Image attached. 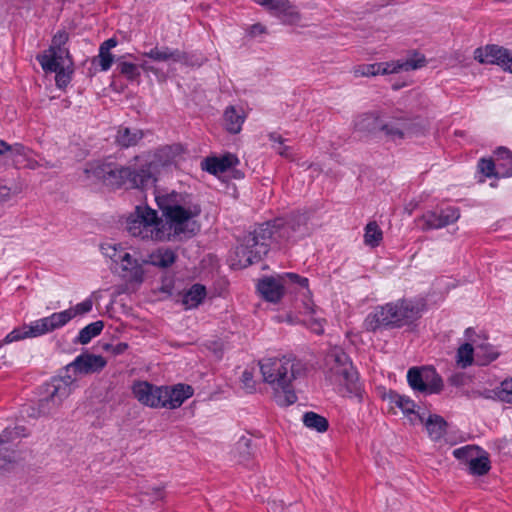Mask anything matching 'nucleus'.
Listing matches in <instances>:
<instances>
[{
  "mask_svg": "<svg viewBox=\"0 0 512 512\" xmlns=\"http://www.w3.org/2000/svg\"><path fill=\"white\" fill-rule=\"evenodd\" d=\"M132 393L141 404L151 408H162V386L137 381L132 386Z\"/></svg>",
  "mask_w": 512,
  "mask_h": 512,
  "instance_id": "15",
  "label": "nucleus"
},
{
  "mask_svg": "<svg viewBox=\"0 0 512 512\" xmlns=\"http://www.w3.org/2000/svg\"><path fill=\"white\" fill-rule=\"evenodd\" d=\"M377 64L380 66L379 74L385 75L398 73L400 71H411L422 68L426 64V58L422 54L414 53L411 57L404 61L383 62Z\"/></svg>",
  "mask_w": 512,
  "mask_h": 512,
  "instance_id": "21",
  "label": "nucleus"
},
{
  "mask_svg": "<svg viewBox=\"0 0 512 512\" xmlns=\"http://www.w3.org/2000/svg\"><path fill=\"white\" fill-rule=\"evenodd\" d=\"M239 163L238 158L234 154H225L222 157H207L202 161V169L217 175L223 173Z\"/></svg>",
  "mask_w": 512,
  "mask_h": 512,
  "instance_id": "24",
  "label": "nucleus"
},
{
  "mask_svg": "<svg viewBox=\"0 0 512 512\" xmlns=\"http://www.w3.org/2000/svg\"><path fill=\"white\" fill-rule=\"evenodd\" d=\"M499 176H512V152L506 147H498L495 151Z\"/></svg>",
  "mask_w": 512,
  "mask_h": 512,
  "instance_id": "31",
  "label": "nucleus"
},
{
  "mask_svg": "<svg viewBox=\"0 0 512 512\" xmlns=\"http://www.w3.org/2000/svg\"><path fill=\"white\" fill-rule=\"evenodd\" d=\"M474 58L483 64H497L512 73V51L498 45H487L474 51Z\"/></svg>",
  "mask_w": 512,
  "mask_h": 512,
  "instance_id": "13",
  "label": "nucleus"
},
{
  "mask_svg": "<svg viewBox=\"0 0 512 512\" xmlns=\"http://www.w3.org/2000/svg\"><path fill=\"white\" fill-rule=\"evenodd\" d=\"M476 356L478 358L483 357L484 360L481 364H487L498 357V352L489 343H480L476 345Z\"/></svg>",
  "mask_w": 512,
  "mask_h": 512,
  "instance_id": "41",
  "label": "nucleus"
},
{
  "mask_svg": "<svg viewBox=\"0 0 512 512\" xmlns=\"http://www.w3.org/2000/svg\"><path fill=\"white\" fill-rule=\"evenodd\" d=\"M490 460L488 454L483 450L477 452V456L471 459V463L468 465L469 472L472 475L482 476L489 472Z\"/></svg>",
  "mask_w": 512,
  "mask_h": 512,
  "instance_id": "35",
  "label": "nucleus"
},
{
  "mask_svg": "<svg viewBox=\"0 0 512 512\" xmlns=\"http://www.w3.org/2000/svg\"><path fill=\"white\" fill-rule=\"evenodd\" d=\"M105 250V254L110 257L114 262H120L122 270L127 272L125 276H129L135 281L141 282L143 280L142 263L134 259L128 252L117 253L116 247L109 246Z\"/></svg>",
  "mask_w": 512,
  "mask_h": 512,
  "instance_id": "17",
  "label": "nucleus"
},
{
  "mask_svg": "<svg viewBox=\"0 0 512 512\" xmlns=\"http://www.w3.org/2000/svg\"><path fill=\"white\" fill-rule=\"evenodd\" d=\"M153 490L155 491V494L157 495V498H158L159 494H160V489L159 488H154Z\"/></svg>",
  "mask_w": 512,
  "mask_h": 512,
  "instance_id": "59",
  "label": "nucleus"
},
{
  "mask_svg": "<svg viewBox=\"0 0 512 512\" xmlns=\"http://www.w3.org/2000/svg\"><path fill=\"white\" fill-rule=\"evenodd\" d=\"M6 442H7V440L5 439V437L0 434V446L3 445Z\"/></svg>",
  "mask_w": 512,
  "mask_h": 512,
  "instance_id": "58",
  "label": "nucleus"
},
{
  "mask_svg": "<svg viewBox=\"0 0 512 512\" xmlns=\"http://www.w3.org/2000/svg\"><path fill=\"white\" fill-rule=\"evenodd\" d=\"M270 512H276V507H272Z\"/></svg>",
  "mask_w": 512,
  "mask_h": 512,
  "instance_id": "61",
  "label": "nucleus"
},
{
  "mask_svg": "<svg viewBox=\"0 0 512 512\" xmlns=\"http://www.w3.org/2000/svg\"><path fill=\"white\" fill-rule=\"evenodd\" d=\"M308 218L305 214L293 213L260 224L253 232L246 235L236 247L232 266L246 268L258 262L269 251L270 241H295L307 235Z\"/></svg>",
  "mask_w": 512,
  "mask_h": 512,
  "instance_id": "1",
  "label": "nucleus"
},
{
  "mask_svg": "<svg viewBox=\"0 0 512 512\" xmlns=\"http://www.w3.org/2000/svg\"><path fill=\"white\" fill-rule=\"evenodd\" d=\"M107 362L104 357L90 353H82L66 366V371L73 369L75 373L86 375L101 371Z\"/></svg>",
  "mask_w": 512,
  "mask_h": 512,
  "instance_id": "18",
  "label": "nucleus"
},
{
  "mask_svg": "<svg viewBox=\"0 0 512 512\" xmlns=\"http://www.w3.org/2000/svg\"><path fill=\"white\" fill-rule=\"evenodd\" d=\"M380 132L391 140L403 139L409 133L408 121L401 119L396 122H387L383 119Z\"/></svg>",
  "mask_w": 512,
  "mask_h": 512,
  "instance_id": "29",
  "label": "nucleus"
},
{
  "mask_svg": "<svg viewBox=\"0 0 512 512\" xmlns=\"http://www.w3.org/2000/svg\"><path fill=\"white\" fill-rule=\"evenodd\" d=\"M474 348L470 343L462 344L456 354V362L462 367L466 368L473 363Z\"/></svg>",
  "mask_w": 512,
  "mask_h": 512,
  "instance_id": "40",
  "label": "nucleus"
},
{
  "mask_svg": "<svg viewBox=\"0 0 512 512\" xmlns=\"http://www.w3.org/2000/svg\"><path fill=\"white\" fill-rule=\"evenodd\" d=\"M116 45H117V40L115 38H109V39L105 40L100 45V49H102L103 51H110Z\"/></svg>",
  "mask_w": 512,
  "mask_h": 512,
  "instance_id": "51",
  "label": "nucleus"
},
{
  "mask_svg": "<svg viewBox=\"0 0 512 512\" xmlns=\"http://www.w3.org/2000/svg\"><path fill=\"white\" fill-rule=\"evenodd\" d=\"M10 194V189L6 186L0 188V196L3 198L8 197Z\"/></svg>",
  "mask_w": 512,
  "mask_h": 512,
  "instance_id": "56",
  "label": "nucleus"
},
{
  "mask_svg": "<svg viewBox=\"0 0 512 512\" xmlns=\"http://www.w3.org/2000/svg\"><path fill=\"white\" fill-rule=\"evenodd\" d=\"M274 148L283 157L289 158L291 156L290 148L288 146L284 145V143L282 145H278V146L274 145Z\"/></svg>",
  "mask_w": 512,
  "mask_h": 512,
  "instance_id": "52",
  "label": "nucleus"
},
{
  "mask_svg": "<svg viewBox=\"0 0 512 512\" xmlns=\"http://www.w3.org/2000/svg\"><path fill=\"white\" fill-rule=\"evenodd\" d=\"M156 202L167 221L163 224L169 225V239L174 241L180 239L186 233V223L201 213V207L195 198L190 194L172 192L166 196H155Z\"/></svg>",
  "mask_w": 512,
  "mask_h": 512,
  "instance_id": "3",
  "label": "nucleus"
},
{
  "mask_svg": "<svg viewBox=\"0 0 512 512\" xmlns=\"http://www.w3.org/2000/svg\"><path fill=\"white\" fill-rule=\"evenodd\" d=\"M183 152V147L180 144L166 145L158 148L139 168L141 175V178H138L139 183L143 184L145 189L153 188L157 181V176L162 171L176 165Z\"/></svg>",
  "mask_w": 512,
  "mask_h": 512,
  "instance_id": "9",
  "label": "nucleus"
},
{
  "mask_svg": "<svg viewBox=\"0 0 512 512\" xmlns=\"http://www.w3.org/2000/svg\"><path fill=\"white\" fill-rule=\"evenodd\" d=\"M489 393L488 398H496L502 402L512 403V378L504 380L499 387Z\"/></svg>",
  "mask_w": 512,
  "mask_h": 512,
  "instance_id": "39",
  "label": "nucleus"
},
{
  "mask_svg": "<svg viewBox=\"0 0 512 512\" xmlns=\"http://www.w3.org/2000/svg\"><path fill=\"white\" fill-rule=\"evenodd\" d=\"M93 302L86 299L74 307L61 312L52 313L50 316L35 320L29 325H24L20 329H14L5 337L6 343L22 340L25 338H35L47 333H51L57 329L64 327L77 315H83L92 310Z\"/></svg>",
  "mask_w": 512,
  "mask_h": 512,
  "instance_id": "5",
  "label": "nucleus"
},
{
  "mask_svg": "<svg viewBox=\"0 0 512 512\" xmlns=\"http://www.w3.org/2000/svg\"><path fill=\"white\" fill-rule=\"evenodd\" d=\"M263 381L272 391L275 402L287 407L297 401L294 381L306 372V365L296 357H267L259 361Z\"/></svg>",
  "mask_w": 512,
  "mask_h": 512,
  "instance_id": "2",
  "label": "nucleus"
},
{
  "mask_svg": "<svg viewBox=\"0 0 512 512\" xmlns=\"http://www.w3.org/2000/svg\"><path fill=\"white\" fill-rule=\"evenodd\" d=\"M383 239V232L376 222H369L365 227L364 243L372 248L377 247Z\"/></svg>",
  "mask_w": 512,
  "mask_h": 512,
  "instance_id": "38",
  "label": "nucleus"
},
{
  "mask_svg": "<svg viewBox=\"0 0 512 512\" xmlns=\"http://www.w3.org/2000/svg\"><path fill=\"white\" fill-rule=\"evenodd\" d=\"M44 71H55L59 68H71L72 59L66 47L49 48L42 55L37 56Z\"/></svg>",
  "mask_w": 512,
  "mask_h": 512,
  "instance_id": "16",
  "label": "nucleus"
},
{
  "mask_svg": "<svg viewBox=\"0 0 512 512\" xmlns=\"http://www.w3.org/2000/svg\"><path fill=\"white\" fill-rule=\"evenodd\" d=\"M206 296V288L201 284H194L182 296V304L186 309L197 307Z\"/></svg>",
  "mask_w": 512,
  "mask_h": 512,
  "instance_id": "32",
  "label": "nucleus"
},
{
  "mask_svg": "<svg viewBox=\"0 0 512 512\" xmlns=\"http://www.w3.org/2000/svg\"><path fill=\"white\" fill-rule=\"evenodd\" d=\"M27 148L20 143L10 145L3 140H0V155L8 154L15 165L22 163L26 158Z\"/></svg>",
  "mask_w": 512,
  "mask_h": 512,
  "instance_id": "34",
  "label": "nucleus"
},
{
  "mask_svg": "<svg viewBox=\"0 0 512 512\" xmlns=\"http://www.w3.org/2000/svg\"><path fill=\"white\" fill-rule=\"evenodd\" d=\"M128 345L126 343H119L114 347L113 352L115 354H121L127 349Z\"/></svg>",
  "mask_w": 512,
  "mask_h": 512,
  "instance_id": "54",
  "label": "nucleus"
},
{
  "mask_svg": "<svg viewBox=\"0 0 512 512\" xmlns=\"http://www.w3.org/2000/svg\"><path fill=\"white\" fill-rule=\"evenodd\" d=\"M314 331H315L316 333L320 334V333H322V332H323V328H322V326H321L320 324H318V327H316V328L314 329Z\"/></svg>",
  "mask_w": 512,
  "mask_h": 512,
  "instance_id": "57",
  "label": "nucleus"
},
{
  "mask_svg": "<svg viewBox=\"0 0 512 512\" xmlns=\"http://www.w3.org/2000/svg\"><path fill=\"white\" fill-rule=\"evenodd\" d=\"M54 72L56 73L55 81H56L57 87L65 88L71 80L72 70H70V68H62L61 67L58 70H55Z\"/></svg>",
  "mask_w": 512,
  "mask_h": 512,
  "instance_id": "46",
  "label": "nucleus"
},
{
  "mask_svg": "<svg viewBox=\"0 0 512 512\" xmlns=\"http://www.w3.org/2000/svg\"><path fill=\"white\" fill-rule=\"evenodd\" d=\"M287 283L296 284L301 288H308L307 278L295 273H285L277 278H264L258 283V291L265 300L276 303L283 296L284 285Z\"/></svg>",
  "mask_w": 512,
  "mask_h": 512,
  "instance_id": "11",
  "label": "nucleus"
},
{
  "mask_svg": "<svg viewBox=\"0 0 512 512\" xmlns=\"http://www.w3.org/2000/svg\"><path fill=\"white\" fill-rule=\"evenodd\" d=\"M382 121L383 119L377 111L363 113L356 118L355 128L359 132L376 135L380 133Z\"/></svg>",
  "mask_w": 512,
  "mask_h": 512,
  "instance_id": "25",
  "label": "nucleus"
},
{
  "mask_svg": "<svg viewBox=\"0 0 512 512\" xmlns=\"http://www.w3.org/2000/svg\"><path fill=\"white\" fill-rule=\"evenodd\" d=\"M175 250L168 247H159L152 251L147 258L142 260V264H150L160 269L171 267L177 260Z\"/></svg>",
  "mask_w": 512,
  "mask_h": 512,
  "instance_id": "23",
  "label": "nucleus"
},
{
  "mask_svg": "<svg viewBox=\"0 0 512 512\" xmlns=\"http://www.w3.org/2000/svg\"><path fill=\"white\" fill-rule=\"evenodd\" d=\"M223 117L225 128L229 133L238 134L241 131L245 116L234 106L227 107Z\"/></svg>",
  "mask_w": 512,
  "mask_h": 512,
  "instance_id": "30",
  "label": "nucleus"
},
{
  "mask_svg": "<svg viewBox=\"0 0 512 512\" xmlns=\"http://www.w3.org/2000/svg\"><path fill=\"white\" fill-rule=\"evenodd\" d=\"M390 402L399 407L405 415H414L415 418H418L421 422H423V417L416 413L415 411V403L409 397L405 395H400L396 392L389 393Z\"/></svg>",
  "mask_w": 512,
  "mask_h": 512,
  "instance_id": "33",
  "label": "nucleus"
},
{
  "mask_svg": "<svg viewBox=\"0 0 512 512\" xmlns=\"http://www.w3.org/2000/svg\"><path fill=\"white\" fill-rule=\"evenodd\" d=\"M143 56L148 57L156 62H187V54L184 51L179 49H172L168 46H155L150 51L143 53Z\"/></svg>",
  "mask_w": 512,
  "mask_h": 512,
  "instance_id": "22",
  "label": "nucleus"
},
{
  "mask_svg": "<svg viewBox=\"0 0 512 512\" xmlns=\"http://www.w3.org/2000/svg\"><path fill=\"white\" fill-rule=\"evenodd\" d=\"M255 3L275 12L285 24H295L300 20V14L288 0H253Z\"/></svg>",
  "mask_w": 512,
  "mask_h": 512,
  "instance_id": "19",
  "label": "nucleus"
},
{
  "mask_svg": "<svg viewBox=\"0 0 512 512\" xmlns=\"http://www.w3.org/2000/svg\"><path fill=\"white\" fill-rule=\"evenodd\" d=\"M193 388L186 384H177L172 387L162 386V408L176 409L185 400L193 395Z\"/></svg>",
  "mask_w": 512,
  "mask_h": 512,
  "instance_id": "20",
  "label": "nucleus"
},
{
  "mask_svg": "<svg viewBox=\"0 0 512 512\" xmlns=\"http://www.w3.org/2000/svg\"><path fill=\"white\" fill-rule=\"evenodd\" d=\"M410 387L423 394H436L443 388V381L433 367H412L407 372Z\"/></svg>",
  "mask_w": 512,
  "mask_h": 512,
  "instance_id": "12",
  "label": "nucleus"
},
{
  "mask_svg": "<svg viewBox=\"0 0 512 512\" xmlns=\"http://www.w3.org/2000/svg\"><path fill=\"white\" fill-rule=\"evenodd\" d=\"M496 167L497 162H494L492 159L482 158L478 162L479 171L486 177L499 176L498 169L496 170Z\"/></svg>",
  "mask_w": 512,
  "mask_h": 512,
  "instance_id": "43",
  "label": "nucleus"
},
{
  "mask_svg": "<svg viewBox=\"0 0 512 512\" xmlns=\"http://www.w3.org/2000/svg\"><path fill=\"white\" fill-rule=\"evenodd\" d=\"M103 321H96L88 324L79 332L76 342L80 344H88L92 338L96 337L103 330Z\"/></svg>",
  "mask_w": 512,
  "mask_h": 512,
  "instance_id": "37",
  "label": "nucleus"
},
{
  "mask_svg": "<svg viewBox=\"0 0 512 512\" xmlns=\"http://www.w3.org/2000/svg\"><path fill=\"white\" fill-rule=\"evenodd\" d=\"M282 512H288V511H287V510H283V509H282Z\"/></svg>",
  "mask_w": 512,
  "mask_h": 512,
  "instance_id": "62",
  "label": "nucleus"
},
{
  "mask_svg": "<svg viewBox=\"0 0 512 512\" xmlns=\"http://www.w3.org/2000/svg\"><path fill=\"white\" fill-rule=\"evenodd\" d=\"M265 33H266V27L260 23L253 24L249 28V35L251 37H256V36H259V35L265 34Z\"/></svg>",
  "mask_w": 512,
  "mask_h": 512,
  "instance_id": "50",
  "label": "nucleus"
},
{
  "mask_svg": "<svg viewBox=\"0 0 512 512\" xmlns=\"http://www.w3.org/2000/svg\"><path fill=\"white\" fill-rule=\"evenodd\" d=\"M139 67H141L146 72H149V71L154 72L155 71L154 68L151 65H149V63L147 61H143L142 63H140L138 68Z\"/></svg>",
  "mask_w": 512,
  "mask_h": 512,
  "instance_id": "55",
  "label": "nucleus"
},
{
  "mask_svg": "<svg viewBox=\"0 0 512 512\" xmlns=\"http://www.w3.org/2000/svg\"><path fill=\"white\" fill-rule=\"evenodd\" d=\"M119 71L129 80H135L140 76L138 65L129 62H120Z\"/></svg>",
  "mask_w": 512,
  "mask_h": 512,
  "instance_id": "44",
  "label": "nucleus"
},
{
  "mask_svg": "<svg viewBox=\"0 0 512 512\" xmlns=\"http://www.w3.org/2000/svg\"><path fill=\"white\" fill-rule=\"evenodd\" d=\"M99 65L101 67L102 71H107L110 69L112 63H113V55L110 53V51H103L99 48Z\"/></svg>",
  "mask_w": 512,
  "mask_h": 512,
  "instance_id": "47",
  "label": "nucleus"
},
{
  "mask_svg": "<svg viewBox=\"0 0 512 512\" xmlns=\"http://www.w3.org/2000/svg\"><path fill=\"white\" fill-rule=\"evenodd\" d=\"M419 315V308L412 301L398 300L377 306L365 318L364 327L371 332L379 329L400 328L414 322Z\"/></svg>",
  "mask_w": 512,
  "mask_h": 512,
  "instance_id": "4",
  "label": "nucleus"
},
{
  "mask_svg": "<svg viewBox=\"0 0 512 512\" xmlns=\"http://www.w3.org/2000/svg\"><path fill=\"white\" fill-rule=\"evenodd\" d=\"M68 41V34L65 31H58L52 38V42L49 48L64 47Z\"/></svg>",
  "mask_w": 512,
  "mask_h": 512,
  "instance_id": "48",
  "label": "nucleus"
},
{
  "mask_svg": "<svg viewBox=\"0 0 512 512\" xmlns=\"http://www.w3.org/2000/svg\"><path fill=\"white\" fill-rule=\"evenodd\" d=\"M303 423L307 428L313 429L319 433L327 431L329 427L328 420L325 417L312 411L306 412L303 415Z\"/></svg>",
  "mask_w": 512,
  "mask_h": 512,
  "instance_id": "36",
  "label": "nucleus"
},
{
  "mask_svg": "<svg viewBox=\"0 0 512 512\" xmlns=\"http://www.w3.org/2000/svg\"><path fill=\"white\" fill-rule=\"evenodd\" d=\"M75 378L70 375L55 377L44 385L42 398L38 402V416L54 414L73 391Z\"/></svg>",
  "mask_w": 512,
  "mask_h": 512,
  "instance_id": "10",
  "label": "nucleus"
},
{
  "mask_svg": "<svg viewBox=\"0 0 512 512\" xmlns=\"http://www.w3.org/2000/svg\"><path fill=\"white\" fill-rule=\"evenodd\" d=\"M126 229L133 237L142 240L166 241L169 239V225L163 224V220L158 217L157 211L146 205L135 207L126 221Z\"/></svg>",
  "mask_w": 512,
  "mask_h": 512,
  "instance_id": "7",
  "label": "nucleus"
},
{
  "mask_svg": "<svg viewBox=\"0 0 512 512\" xmlns=\"http://www.w3.org/2000/svg\"><path fill=\"white\" fill-rule=\"evenodd\" d=\"M480 450L479 447L468 445L465 447L457 448L453 451V455L458 460L464 461L467 465L471 463V459L477 456V452Z\"/></svg>",
  "mask_w": 512,
  "mask_h": 512,
  "instance_id": "42",
  "label": "nucleus"
},
{
  "mask_svg": "<svg viewBox=\"0 0 512 512\" xmlns=\"http://www.w3.org/2000/svg\"><path fill=\"white\" fill-rule=\"evenodd\" d=\"M256 453V444L252 435H242L235 443L232 454L239 463L249 461Z\"/></svg>",
  "mask_w": 512,
  "mask_h": 512,
  "instance_id": "26",
  "label": "nucleus"
},
{
  "mask_svg": "<svg viewBox=\"0 0 512 512\" xmlns=\"http://www.w3.org/2000/svg\"><path fill=\"white\" fill-rule=\"evenodd\" d=\"M242 383L244 387L249 391L252 392L255 389L254 386V380H253V374L247 370H245L242 373Z\"/></svg>",
  "mask_w": 512,
  "mask_h": 512,
  "instance_id": "49",
  "label": "nucleus"
},
{
  "mask_svg": "<svg viewBox=\"0 0 512 512\" xmlns=\"http://www.w3.org/2000/svg\"><path fill=\"white\" fill-rule=\"evenodd\" d=\"M324 372L330 383L344 386L350 395H360L361 386L358 381V373L349 356L341 347H332L326 353Z\"/></svg>",
  "mask_w": 512,
  "mask_h": 512,
  "instance_id": "6",
  "label": "nucleus"
},
{
  "mask_svg": "<svg viewBox=\"0 0 512 512\" xmlns=\"http://www.w3.org/2000/svg\"><path fill=\"white\" fill-rule=\"evenodd\" d=\"M460 217V212L455 207H447L437 211H428L418 221L423 222V230L441 229L455 223Z\"/></svg>",
  "mask_w": 512,
  "mask_h": 512,
  "instance_id": "14",
  "label": "nucleus"
},
{
  "mask_svg": "<svg viewBox=\"0 0 512 512\" xmlns=\"http://www.w3.org/2000/svg\"><path fill=\"white\" fill-rule=\"evenodd\" d=\"M84 172L87 178L102 181L107 186L129 185L131 188L145 189L144 185L140 184L139 179H137L141 178L139 169L121 166L111 161L88 163Z\"/></svg>",
  "mask_w": 512,
  "mask_h": 512,
  "instance_id": "8",
  "label": "nucleus"
},
{
  "mask_svg": "<svg viewBox=\"0 0 512 512\" xmlns=\"http://www.w3.org/2000/svg\"><path fill=\"white\" fill-rule=\"evenodd\" d=\"M471 332H473L472 328H467V329H466V331H465V333H466V335H467V336H468V334H469V333H471Z\"/></svg>",
  "mask_w": 512,
  "mask_h": 512,
  "instance_id": "60",
  "label": "nucleus"
},
{
  "mask_svg": "<svg viewBox=\"0 0 512 512\" xmlns=\"http://www.w3.org/2000/svg\"><path fill=\"white\" fill-rule=\"evenodd\" d=\"M269 140L277 144V146L282 145L285 141L281 135L274 132L269 134Z\"/></svg>",
  "mask_w": 512,
  "mask_h": 512,
  "instance_id": "53",
  "label": "nucleus"
},
{
  "mask_svg": "<svg viewBox=\"0 0 512 512\" xmlns=\"http://www.w3.org/2000/svg\"><path fill=\"white\" fill-rule=\"evenodd\" d=\"M425 424L428 436L432 441H439L446 434L447 423L443 417L433 414L423 422Z\"/></svg>",
  "mask_w": 512,
  "mask_h": 512,
  "instance_id": "28",
  "label": "nucleus"
},
{
  "mask_svg": "<svg viewBox=\"0 0 512 512\" xmlns=\"http://www.w3.org/2000/svg\"><path fill=\"white\" fill-rule=\"evenodd\" d=\"M144 137V132L138 128L119 126L115 135V143L121 148L136 146Z\"/></svg>",
  "mask_w": 512,
  "mask_h": 512,
  "instance_id": "27",
  "label": "nucleus"
},
{
  "mask_svg": "<svg viewBox=\"0 0 512 512\" xmlns=\"http://www.w3.org/2000/svg\"><path fill=\"white\" fill-rule=\"evenodd\" d=\"M379 65L374 64H363L354 69L355 77H369L379 75Z\"/></svg>",
  "mask_w": 512,
  "mask_h": 512,
  "instance_id": "45",
  "label": "nucleus"
}]
</instances>
